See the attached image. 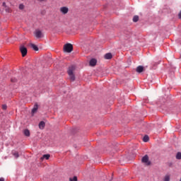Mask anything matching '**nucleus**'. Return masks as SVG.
Wrapping results in <instances>:
<instances>
[{
  "label": "nucleus",
  "mask_w": 181,
  "mask_h": 181,
  "mask_svg": "<svg viewBox=\"0 0 181 181\" xmlns=\"http://www.w3.org/2000/svg\"><path fill=\"white\" fill-rule=\"evenodd\" d=\"M45 127H46V123H45V122H43V121L40 122L39 124L40 129H43L45 128Z\"/></svg>",
  "instance_id": "9d476101"
},
{
  "label": "nucleus",
  "mask_w": 181,
  "mask_h": 181,
  "mask_svg": "<svg viewBox=\"0 0 181 181\" xmlns=\"http://www.w3.org/2000/svg\"><path fill=\"white\" fill-rule=\"evenodd\" d=\"M18 8L21 9V11H23V9H25V5H23V4H21Z\"/></svg>",
  "instance_id": "6ab92c4d"
},
{
  "label": "nucleus",
  "mask_w": 181,
  "mask_h": 181,
  "mask_svg": "<svg viewBox=\"0 0 181 181\" xmlns=\"http://www.w3.org/2000/svg\"><path fill=\"white\" fill-rule=\"evenodd\" d=\"M141 162L143 163H145V165H146V166H150V165H151V161L149 160V157L148 156V155H145L142 158Z\"/></svg>",
  "instance_id": "7ed1b4c3"
},
{
  "label": "nucleus",
  "mask_w": 181,
  "mask_h": 181,
  "mask_svg": "<svg viewBox=\"0 0 181 181\" xmlns=\"http://www.w3.org/2000/svg\"><path fill=\"white\" fill-rule=\"evenodd\" d=\"M5 11L7 13H12V9L8 6L5 7Z\"/></svg>",
  "instance_id": "dca6fc26"
},
{
  "label": "nucleus",
  "mask_w": 181,
  "mask_h": 181,
  "mask_svg": "<svg viewBox=\"0 0 181 181\" xmlns=\"http://www.w3.org/2000/svg\"><path fill=\"white\" fill-rule=\"evenodd\" d=\"M176 159L180 160L181 159V153L178 152L176 155Z\"/></svg>",
  "instance_id": "aec40b11"
},
{
  "label": "nucleus",
  "mask_w": 181,
  "mask_h": 181,
  "mask_svg": "<svg viewBox=\"0 0 181 181\" xmlns=\"http://www.w3.org/2000/svg\"><path fill=\"white\" fill-rule=\"evenodd\" d=\"M11 83H16V78H11Z\"/></svg>",
  "instance_id": "b1692460"
},
{
  "label": "nucleus",
  "mask_w": 181,
  "mask_h": 181,
  "mask_svg": "<svg viewBox=\"0 0 181 181\" xmlns=\"http://www.w3.org/2000/svg\"><path fill=\"white\" fill-rule=\"evenodd\" d=\"M37 108H38V106L36 103V104H35L34 107L32 110V114H35V112H37Z\"/></svg>",
  "instance_id": "4468645a"
},
{
  "label": "nucleus",
  "mask_w": 181,
  "mask_h": 181,
  "mask_svg": "<svg viewBox=\"0 0 181 181\" xmlns=\"http://www.w3.org/2000/svg\"><path fill=\"white\" fill-rule=\"evenodd\" d=\"M136 71H137V73H142V71H144V66H137Z\"/></svg>",
  "instance_id": "9b49d317"
},
{
  "label": "nucleus",
  "mask_w": 181,
  "mask_h": 181,
  "mask_svg": "<svg viewBox=\"0 0 181 181\" xmlns=\"http://www.w3.org/2000/svg\"><path fill=\"white\" fill-rule=\"evenodd\" d=\"M143 141L144 142H148V141H149V136H144L143 138Z\"/></svg>",
  "instance_id": "a211bd4d"
},
{
  "label": "nucleus",
  "mask_w": 181,
  "mask_h": 181,
  "mask_svg": "<svg viewBox=\"0 0 181 181\" xmlns=\"http://www.w3.org/2000/svg\"><path fill=\"white\" fill-rule=\"evenodd\" d=\"M0 181H5V179H4V178H0Z\"/></svg>",
  "instance_id": "cd10ccee"
},
{
  "label": "nucleus",
  "mask_w": 181,
  "mask_h": 181,
  "mask_svg": "<svg viewBox=\"0 0 181 181\" xmlns=\"http://www.w3.org/2000/svg\"><path fill=\"white\" fill-rule=\"evenodd\" d=\"M6 108H8V106H6V105H2V110H6Z\"/></svg>",
  "instance_id": "5701e85b"
},
{
  "label": "nucleus",
  "mask_w": 181,
  "mask_h": 181,
  "mask_svg": "<svg viewBox=\"0 0 181 181\" xmlns=\"http://www.w3.org/2000/svg\"><path fill=\"white\" fill-rule=\"evenodd\" d=\"M23 134L25 136H30V132L29 131V129H25L23 131Z\"/></svg>",
  "instance_id": "2eb2a0df"
},
{
  "label": "nucleus",
  "mask_w": 181,
  "mask_h": 181,
  "mask_svg": "<svg viewBox=\"0 0 181 181\" xmlns=\"http://www.w3.org/2000/svg\"><path fill=\"white\" fill-rule=\"evenodd\" d=\"M97 64V59H92L90 61V66H94Z\"/></svg>",
  "instance_id": "0eeeda50"
},
{
  "label": "nucleus",
  "mask_w": 181,
  "mask_h": 181,
  "mask_svg": "<svg viewBox=\"0 0 181 181\" xmlns=\"http://www.w3.org/2000/svg\"><path fill=\"white\" fill-rule=\"evenodd\" d=\"M179 18L181 19V11L178 14Z\"/></svg>",
  "instance_id": "a878e982"
},
{
  "label": "nucleus",
  "mask_w": 181,
  "mask_h": 181,
  "mask_svg": "<svg viewBox=\"0 0 181 181\" xmlns=\"http://www.w3.org/2000/svg\"><path fill=\"white\" fill-rule=\"evenodd\" d=\"M30 47H32V49H33V50H35V52L39 51V47H37L36 45L30 44Z\"/></svg>",
  "instance_id": "f8f14e48"
},
{
  "label": "nucleus",
  "mask_w": 181,
  "mask_h": 181,
  "mask_svg": "<svg viewBox=\"0 0 181 181\" xmlns=\"http://www.w3.org/2000/svg\"><path fill=\"white\" fill-rule=\"evenodd\" d=\"M13 155L15 158H19V153H18V152L13 153Z\"/></svg>",
  "instance_id": "4be33fe9"
},
{
  "label": "nucleus",
  "mask_w": 181,
  "mask_h": 181,
  "mask_svg": "<svg viewBox=\"0 0 181 181\" xmlns=\"http://www.w3.org/2000/svg\"><path fill=\"white\" fill-rule=\"evenodd\" d=\"M64 50L66 53H71V52H73V45H71L70 43L64 45Z\"/></svg>",
  "instance_id": "f03ea898"
},
{
  "label": "nucleus",
  "mask_w": 181,
  "mask_h": 181,
  "mask_svg": "<svg viewBox=\"0 0 181 181\" xmlns=\"http://www.w3.org/2000/svg\"><path fill=\"white\" fill-rule=\"evenodd\" d=\"M163 181H170V175H165L163 178Z\"/></svg>",
  "instance_id": "ddd939ff"
},
{
  "label": "nucleus",
  "mask_w": 181,
  "mask_h": 181,
  "mask_svg": "<svg viewBox=\"0 0 181 181\" xmlns=\"http://www.w3.org/2000/svg\"><path fill=\"white\" fill-rule=\"evenodd\" d=\"M49 158H50L49 154H45L42 156V157L40 158L41 160H43L44 159L49 160Z\"/></svg>",
  "instance_id": "1a4fd4ad"
},
{
  "label": "nucleus",
  "mask_w": 181,
  "mask_h": 181,
  "mask_svg": "<svg viewBox=\"0 0 181 181\" xmlns=\"http://www.w3.org/2000/svg\"><path fill=\"white\" fill-rule=\"evenodd\" d=\"M34 35L37 39H42L43 37V33L40 30H35Z\"/></svg>",
  "instance_id": "20e7f679"
},
{
  "label": "nucleus",
  "mask_w": 181,
  "mask_h": 181,
  "mask_svg": "<svg viewBox=\"0 0 181 181\" xmlns=\"http://www.w3.org/2000/svg\"><path fill=\"white\" fill-rule=\"evenodd\" d=\"M138 21H139V16H134L133 18V22H138Z\"/></svg>",
  "instance_id": "f3484780"
},
{
  "label": "nucleus",
  "mask_w": 181,
  "mask_h": 181,
  "mask_svg": "<svg viewBox=\"0 0 181 181\" xmlns=\"http://www.w3.org/2000/svg\"><path fill=\"white\" fill-rule=\"evenodd\" d=\"M75 71H76V66L71 65L70 66H69L67 73L69 77V80L71 81H74L76 80Z\"/></svg>",
  "instance_id": "f257e3e1"
},
{
  "label": "nucleus",
  "mask_w": 181,
  "mask_h": 181,
  "mask_svg": "<svg viewBox=\"0 0 181 181\" xmlns=\"http://www.w3.org/2000/svg\"><path fill=\"white\" fill-rule=\"evenodd\" d=\"M105 59L106 60H110V59H112V54L111 53H107L105 55Z\"/></svg>",
  "instance_id": "6e6552de"
},
{
  "label": "nucleus",
  "mask_w": 181,
  "mask_h": 181,
  "mask_svg": "<svg viewBox=\"0 0 181 181\" xmlns=\"http://www.w3.org/2000/svg\"><path fill=\"white\" fill-rule=\"evenodd\" d=\"M20 51H21V53L23 57H25V56H26V54H28V49H26V47L25 46H21Z\"/></svg>",
  "instance_id": "39448f33"
},
{
  "label": "nucleus",
  "mask_w": 181,
  "mask_h": 181,
  "mask_svg": "<svg viewBox=\"0 0 181 181\" xmlns=\"http://www.w3.org/2000/svg\"><path fill=\"white\" fill-rule=\"evenodd\" d=\"M59 11L61 13H63V15L69 13V8L66 6L61 7Z\"/></svg>",
  "instance_id": "423d86ee"
},
{
  "label": "nucleus",
  "mask_w": 181,
  "mask_h": 181,
  "mask_svg": "<svg viewBox=\"0 0 181 181\" xmlns=\"http://www.w3.org/2000/svg\"><path fill=\"white\" fill-rule=\"evenodd\" d=\"M69 181H77V177H70Z\"/></svg>",
  "instance_id": "412c9836"
},
{
  "label": "nucleus",
  "mask_w": 181,
  "mask_h": 181,
  "mask_svg": "<svg viewBox=\"0 0 181 181\" xmlns=\"http://www.w3.org/2000/svg\"><path fill=\"white\" fill-rule=\"evenodd\" d=\"M37 1H38V2H45V1L46 0H37Z\"/></svg>",
  "instance_id": "bb28decb"
},
{
  "label": "nucleus",
  "mask_w": 181,
  "mask_h": 181,
  "mask_svg": "<svg viewBox=\"0 0 181 181\" xmlns=\"http://www.w3.org/2000/svg\"><path fill=\"white\" fill-rule=\"evenodd\" d=\"M2 6H4V8H6V6H6V3L5 2H3Z\"/></svg>",
  "instance_id": "393cba45"
}]
</instances>
